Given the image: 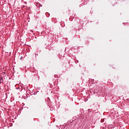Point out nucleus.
Masks as SVG:
<instances>
[{
    "label": "nucleus",
    "instance_id": "obj_2",
    "mask_svg": "<svg viewBox=\"0 0 129 129\" xmlns=\"http://www.w3.org/2000/svg\"><path fill=\"white\" fill-rule=\"evenodd\" d=\"M2 80H3V78H1V79H0V84H1V83H2Z\"/></svg>",
    "mask_w": 129,
    "mask_h": 129
},
{
    "label": "nucleus",
    "instance_id": "obj_1",
    "mask_svg": "<svg viewBox=\"0 0 129 129\" xmlns=\"http://www.w3.org/2000/svg\"><path fill=\"white\" fill-rule=\"evenodd\" d=\"M36 6L37 7V8H39V7H40V4H39V3H36Z\"/></svg>",
    "mask_w": 129,
    "mask_h": 129
}]
</instances>
